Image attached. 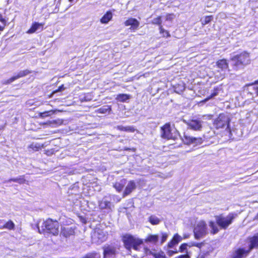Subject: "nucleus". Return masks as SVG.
<instances>
[{
	"label": "nucleus",
	"mask_w": 258,
	"mask_h": 258,
	"mask_svg": "<svg viewBox=\"0 0 258 258\" xmlns=\"http://www.w3.org/2000/svg\"><path fill=\"white\" fill-rule=\"evenodd\" d=\"M192 144H194L196 146L200 145L203 142V140L201 137H194L192 139Z\"/></svg>",
	"instance_id": "nucleus-37"
},
{
	"label": "nucleus",
	"mask_w": 258,
	"mask_h": 258,
	"mask_svg": "<svg viewBox=\"0 0 258 258\" xmlns=\"http://www.w3.org/2000/svg\"><path fill=\"white\" fill-rule=\"evenodd\" d=\"M59 224L57 220L48 218L44 220L38 231L40 234L57 236L59 233Z\"/></svg>",
	"instance_id": "nucleus-1"
},
{
	"label": "nucleus",
	"mask_w": 258,
	"mask_h": 258,
	"mask_svg": "<svg viewBox=\"0 0 258 258\" xmlns=\"http://www.w3.org/2000/svg\"><path fill=\"white\" fill-rule=\"evenodd\" d=\"M159 30L160 34L162 35V37L167 38L171 36L169 31L164 29L163 26L160 27Z\"/></svg>",
	"instance_id": "nucleus-30"
},
{
	"label": "nucleus",
	"mask_w": 258,
	"mask_h": 258,
	"mask_svg": "<svg viewBox=\"0 0 258 258\" xmlns=\"http://www.w3.org/2000/svg\"><path fill=\"white\" fill-rule=\"evenodd\" d=\"M144 250H145V252L147 254H151L150 251H151L148 247H145L144 248Z\"/></svg>",
	"instance_id": "nucleus-54"
},
{
	"label": "nucleus",
	"mask_w": 258,
	"mask_h": 258,
	"mask_svg": "<svg viewBox=\"0 0 258 258\" xmlns=\"http://www.w3.org/2000/svg\"><path fill=\"white\" fill-rule=\"evenodd\" d=\"M82 258H100V255L96 251H92L86 253Z\"/></svg>",
	"instance_id": "nucleus-32"
},
{
	"label": "nucleus",
	"mask_w": 258,
	"mask_h": 258,
	"mask_svg": "<svg viewBox=\"0 0 258 258\" xmlns=\"http://www.w3.org/2000/svg\"><path fill=\"white\" fill-rule=\"evenodd\" d=\"M159 239V236L157 234L149 235L145 239V241L147 243L151 242L154 244H157Z\"/></svg>",
	"instance_id": "nucleus-24"
},
{
	"label": "nucleus",
	"mask_w": 258,
	"mask_h": 258,
	"mask_svg": "<svg viewBox=\"0 0 258 258\" xmlns=\"http://www.w3.org/2000/svg\"><path fill=\"white\" fill-rule=\"evenodd\" d=\"M210 255L209 251H206L201 253H200L197 258H207L208 256Z\"/></svg>",
	"instance_id": "nucleus-39"
},
{
	"label": "nucleus",
	"mask_w": 258,
	"mask_h": 258,
	"mask_svg": "<svg viewBox=\"0 0 258 258\" xmlns=\"http://www.w3.org/2000/svg\"><path fill=\"white\" fill-rule=\"evenodd\" d=\"M55 111L53 110L45 111L38 113V116L41 118L49 117L54 113Z\"/></svg>",
	"instance_id": "nucleus-28"
},
{
	"label": "nucleus",
	"mask_w": 258,
	"mask_h": 258,
	"mask_svg": "<svg viewBox=\"0 0 258 258\" xmlns=\"http://www.w3.org/2000/svg\"><path fill=\"white\" fill-rule=\"evenodd\" d=\"M182 239V238L181 236L178 233H175L173 235L171 239L168 242L167 246L168 248H172L181 241Z\"/></svg>",
	"instance_id": "nucleus-16"
},
{
	"label": "nucleus",
	"mask_w": 258,
	"mask_h": 258,
	"mask_svg": "<svg viewBox=\"0 0 258 258\" xmlns=\"http://www.w3.org/2000/svg\"><path fill=\"white\" fill-rule=\"evenodd\" d=\"M31 73H32V71L27 69L21 71L16 75H14L8 79L2 82V84L5 85L10 84L15 80L21 78L25 77Z\"/></svg>",
	"instance_id": "nucleus-9"
},
{
	"label": "nucleus",
	"mask_w": 258,
	"mask_h": 258,
	"mask_svg": "<svg viewBox=\"0 0 258 258\" xmlns=\"http://www.w3.org/2000/svg\"><path fill=\"white\" fill-rule=\"evenodd\" d=\"M149 222L153 225H156L159 224L161 220L154 215H151L149 217Z\"/></svg>",
	"instance_id": "nucleus-31"
},
{
	"label": "nucleus",
	"mask_w": 258,
	"mask_h": 258,
	"mask_svg": "<svg viewBox=\"0 0 258 258\" xmlns=\"http://www.w3.org/2000/svg\"><path fill=\"white\" fill-rule=\"evenodd\" d=\"M150 252L151 255H152L154 258H167L164 252L162 251H160L158 252L150 251Z\"/></svg>",
	"instance_id": "nucleus-34"
},
{
	"label": "nucleus",
	"mask_w": 258,
	"mask_h": 258,
	"mask_svg": "<svg viewBox=\"0 0 258 258\" xmlns=\"http://www.w3.org/2000/svg\"><path fill=\"white\" fill-rule=\"evenodd\" d=\"M173 15L172 14H168L166 15L167 16V19L170 18V16Z\"/></svg>",
	"instance_id": "nucleus-56"
},
{
	"label": "nucleus",
	"mask_w": 258,
	"mask_h": 258,
	"mask_svg": "<svg viewBox=\"0 0 258 258\" xmlns=\"http://www.w3.org/2000/svg\"><path fill=\"white\" fill-rule=\"evenodd\" d=\"M44 144H40L39 143H32L28 147V150L30 153H33L37 151L41 150L44 147Z\"/></svg>",
	"instance_id": "nucleus-19"
},
{
	"label": "nucleus",
	"mask_w": 258,
	"mask_h": 258,
	"mask_svg": "<svg viewBox=\"0 0 258 258\" xmlns=\"http://www.w3.org/2000/svg\"><path fill=\"white\" fill-rule=\"evenodd\" d=\"M237 215L235 213H229L227 216H225L224 214H220L215 216V218L220 229L226 230L232 224Z\"/></svg>",
	"instance_id": "nucleus-2"
},
{
	"label": "nucleus",
	"mask_w": 258,
	"mask_h": 258,
	"mask_svg": "<svg viewBox=\"0 0 258 258\" xmlns=\"http://www.w3.org/2000/svg\"><path fill=\"white\" fill-rule=\"evenodd\" d=\"M213 97L212 96V95L211 94L210 96H208L207 97H206L205 99H204L203 100L201 101V102H205L208 100H209L210 99H211L212 98H213Z\"/></svg>",
	"instance_id": "nucleus-52"
},
{
	"label": "nucleus",
	"mask_w": 258,
	"mask_h": 258,
	"mask_svg": "<svg viewBox=\"0 0 258 258\" xmlns=\"http://www.w3.org/2000/svg\"><path fill=\"white\" fill-rule=\"evenodd\" d=\"M55 152V150L52 148L45 150V154L47 156H51L54 154Z\"/></svg>",
	"instance_id": "nucleus-41"
},
{
	"label": "nucleus",
	"mask_w": 258,
	"mask_h": 258,
	"mask_svg": "<svg viewBox=\"0 0 258 258\" xmlns=\"http://www.w3.org/2000/svg\"><path fill=\"white\" fill-rule=\"evenodd\" d=\"M0 22L4 25L3 26L5 27L7 24L6 20L3 18L2 14L0 13Z\"/></svg>",
	"instance_id": "nucleus-45"
},
{
	"label": "nucleus",
	"mask_w": 258,
	"mask_h": 258,
	"mask_svg": "<svg viewBox=\"0 0 258 258\" xmlns=\"http://www.w3.org/2000/svg\"><path fill=\"white\" fill-rule=\"evenodd\" d=\"M122 241L124 247L128 250L132 248L135 250L139 251V246L143 244V240L140 238H136L131 234H125L122 236Z\"/></svg>",
	"instance_id": "nucleus-3"
},
{
	"label": "nucleus",
	"mask_w": 258,
	"mask_h": 258,
	"mask_svg": "<svg viewBox=\"0 0 258 258\" xmlns=\"http://www.w3.org/2000/svg\"><path fill=\"white\" fill-rule=\"evenodd\" d=\"M231 119L229 116L224 113H220L213 121V125L215 128H230V122Z\"/></svg>",
	"instance_id": "nucleus-5"
},
{
	"label": "nucleus",
	"mask_w": 258,
	"mask_h": 258,
	"mask_svg": "<svg viewBox=\"0 0 258 258\" xmlns=\"http://www.w3.org/2000/svg\"><path fill=\"white\" fill-rule=\"evenodd\" d=\"M103 249V255L104 257L111 255H115L116 253V248L114 246L111 245H107L104 246Z\"/></svg>",
	"instance_id": "nucleus-17"
},
{
	"label": "nucleus",
	"mask_w": 258,
	"mask_h": 258,
	"mask_svg": "<svg viewBox=\"0 0 258 258\" xmlns=\"http://www.w3.org/2000/svg\"><path fill=\"white\" fill-rule=\"evenodd\" d=\"M175 258H190L188 254H182L176 256Z\"/></svg>",
	"instance_id": "nucleus-51"
},
{
	"label": "nucleus",
	"mask_w": 258,
	"mask_h": 258,
	"mask_svg": "<svg viewBox=\"0 0 258 258\" xmlns=\"http://www.w3.org/2000/svg\"><path fill=\"white\" fill-rule=\"evenodd\" d=\"M194 137L184 135L183 136V141L185 144L187 145L192 144V139Z\"/></svg>",
	"instance_id": "nucleus-38"
},
{
	"label": "nucleus",
	"mask_w": 258,
	"mask_h": 258,
	"mask_svg": "<svg viewBox=\"0 0 258 258\" xmlns=\"http://www.w3.org/2000/svg\"><path fill=\"white\" fill-rule=\"evenodd\" d=\"M167 254L169 256H171L173 254L177 253V250H168L167 251Z\"/></svg>",
	"instance_id": "nucleus-47"
},
{
	"label": "nucleus",
	"mask_w": 258,
	"mask_h": 258,
	"mask_svg": "<svg viewBox=\"0 0 258 258\" xmlns=\"http://www.w3.org/2000/svg\"><path fill=\"white\" fill-rule=\"evenodd\" d=\"M49 122H50V121L48 120L46 122H43L40 123V124L42 125H46V126L50 127V123H49Z\"/></svg>",
	"instance_id": "nucleus-49"
},
{
	"label": "nucleus",
	"mask_w": 258,
	"mask_h": 258,
	"mask_svg": "<svg viewBox=\"0 0 258 258\" xmlns=\"http://www.w3.org/2000/svg\"><path fill=\"white\" fill-rule=\"evenodd\" d=\"M125 183V179H122L120 182L116 181L113 184V187L118 192H120L121 191L124 186Z\"/></svg>",
	"instance_id": "nucleus-23"
},
{
	"label": "nucleus",
	"mask_w": 258,
	"mask_h": 258,
	"mask_svg": "<svg viewBox=\"0 0 258 258\" xmlns=\"http://www.w3.org/2000/svg\"><path fill=\"white\" fill-rule=\"evenodd\" d=\"M219 91L218 87H215L213 89V92L211 93L212 96L214 97L218 95Z\"/></svg>",
	"instance_id": "nucleus-46"
},
{
	"label": "nucleus",
	"mask_w": 258,
	"mask_h": 258,
	"mask_svg": "<svg viewBox=\"0 0 258 258\" xmlns=\"http://www.w3.org/2000/svg\"><path fill=\"white\" fill-rule=\"evenodd\" d=\"M257 216L258 217V213H257Z\"/></svg>",
	"instance_id": "nucleus-59"
},
{
	"label": "nucleus",
	"mask_w": 258,
	"mask_h": 258,
	"mask_svg": "<svg viewBox=\"0 0 258 258\" xmlns=\"http://www.w3.org/2000/svg\"><path fill=\"white\" fill-rule=\"evenodd\" d=\"M249 244L248 248L250 251L254 248L258 249V233L248 238Z\"/></svg>",
	"instance_id": "nucleus-14"
},
{
	"label": "nucleus",
	"mask_w": 258,
	"mask_h": 258,
	"mask_svg": "<svg viewBox=\"0 0 258 258\" xmlns=\"http://www.w3.org/2000/svg\"><path fill=\"white\" fill-rule=\"evenodd\" d=\"M213 20V16L212 15L206 16L204 17L203 21H201V24L203 26L209 24Z\"/></svg>",
	"instance_id": "nucleus-36"
},
{
	"label": "nucleus",
	"mask_w": 258,
	"mask_h": 258,
	"mask_svg": "<svg viewBox=\"0 0 258 258\" xmlns=\"http://www.w3.org/2000/svg\"><path fill=\"white\" fill-rule=\"evenodd\" d=\"M160 137L161 138L169 140H175L176 138L174 136L172 133L171 124L170 122L165 123L160 127Z\"/></svg>",
	"instance_id": "nucleus-7"
},
{
	"label": "nucleus",
	"mask_w": 258,
	"mask_h": 258,
	"mask_svg": "<svg viewBox=\"0 0 258 258\" xmlns=\"http://www.w3.org/2000/svg\"><path fill=\"white\" fill-rule=\"evenodd\" d=\"M250 252V250L248 248L245 249L243 247H239L233 252L231 258H245Z\"/></svg>",
	"instance_id": "nucleus-10"
},
{
	"label": "nucleus",
	"mask_w": 258,
	"mask_h": 258,
	"mask_svg": "<svg viewBox=\"0 0 258 258\" xmlns=\"http://www.w3.org/2000/svg\"><path fill=\"white\" fill-rule=\"evenodd\" d=\"M5 221L3 219H0V229H4V225H5Z\"/></svg>",
	"instance_id": "nucleus-48"
},
{
	"label": "nucleus",
	"mask_w": 258,
	"mask_h": 258,
	"mask_svg": "<svg viewBox=\"0 0 258 258\" xmlns=\"http://www.w3.org/2000/svg\"><path fill=\"white\" fill-rule=\"evenodd\" d=\"M187 244L186 243H182L179 247V251L180 252H183L187 248Z\"/></svg>",
	"instance_id": "nucleus-42"
},
{
	"label": "nucleus",
	"mask_w": 258,
	"mask_h": 258,
	"mask_svg": "<svg viewBox=\"0 0 258 258\" xmlns=\"http://www.w3.org/2000/svg\"><path fill=\"white\" fill-rule=\"evenodd\" d=\"M125 26H130V29L131 31H135L139 28L140 25L139 21L134 18H129L124 22Z\"/></svg>",
	"instance_id": "nucleus-11"
},
{
	"label": "nucleus",
	"mask_w": 258,
	"mask_h": 258,
	"mask_svg": "<svg viewBox=\"0 0 258 258\" xmlns=\"http://www.w3.org/2000/svg\"><path fill=\"white\" fill-rule=\"evenodd\" d=\"M255 90L256 94L258 95V87L255 88Z\"/></svg>",
	"instance_id": "nucleus-57"
},
{
	"label": "nucleus",
	"mask_w": 258,
	"mask_h": 258,
	"mask_svg": "<svg viewBox=\"0 0 258 258\" xmlns=\"http://www.w3.org/2000/svg\"><path fill=\"white\" fill-rule=\"evenodd\" d=\"M14 228L15 224L12 220H10L7 222H5L4 229H7L11 230L14 229Z\"/></svg>",
	"instance_id": "nucleus-35"
},
{
	"label": "nucleus",
	"mask_w": 258,
	"mask_h": 258,
	"mask_svg": "<svg viewBox=\"0 0 258 258\" xmlns=\"http://www.w3.org/2000/svg\"><path fill=\"white\" fill-rule=\"evenodd\" d=\"M76 227L63 226L61 228V234L64 237L68 238L71 236L75 235Z\"/></svg>",
	"instance_id": "nucleus-12"
},
{
	"label": "nucleus",
	"mask_w": 258,
	"mask_h": 258,
	"mask_svg": "<svg viewBox=\"0 0 258 258\" xmlns=\"http://www.w3.org/2000/svg\"><path fill=\"white\" fill-rule=\"evenodd\" d=\"M65 89V87H64V85L62 84L60 86L58 87L57 89L53 91V93H55L56 92L62 91V90H64Z\"/></svg>",
	"instance_id": "nucleus-44"
},
{
	"label": "nucleus",
	"mask_w": 258,
	"mask_h": 258,
	"mask_svg": "<svg viewBox=\"0 0 258 258\" xmlns=\"http://www.w3.org/2000/svg\"><path fill=\"white\" fill-rule=\"evenodd\" d=\"M216 65L218 68L222 71L227 70L229 68L228 62L225 58L218 60L216 62Z\"/></svg>",
	"instance_id": "nucleus-20"
},
{
	"label": "nucleus",
	"mask_w": 258,
	"mask_h": 258,
	"mask_svg": "<svg viewBox=\"0 0 258 258\" xmlns=\"http://www.w3.org/2000/svg\"><path fill=\"white\" fill-rule=\"evenodd\" d=\"M7 182H18L20 184H22L26 183V180L25 179V175H23L19 177L10 178L7 180Z\"/></svg>",
	"instance_id": "nucleus-25"
},
{
	"label": "nucleus",
	"mask_w": 258,
	"mask_h": 258,
	"mask_svg": "<svg viewBox=\"0 0 258 258\" xmlns=\"http://www.w3.org/2000/svg\"><path fill=\"white\" fill-rule=\"evenodd\" d=\"M50 121V127H56L61 125H62L63 123V120L62 119H54Z\"/></svg>",
	"instance_id": "nucleus-29"
},
{
	"label": "nucleus",
	"mask_w": 258,
	"mask_h": 258,
	"mask_svg": "<svg viewBox=\"0 0 258 258\" xmlns=\"http://www.w3.org/2000/svg\"><path fill=\"white\" fill-rule=\"evenodd\" d=\"M116 128L120 131L130 133H134L136 131V128L133 126H124L122 125H117Z\"/></svg>",
	"instance_id": "nucleus-26"
},
{
	"label": "nucleus",
	"mask_w": 258,
	"mask_h": 258,
	"mask_svg": "<svg viewBox=\"0 0 258 258\" xmlns=\"http://www.w3.org/2000/svg\"><path fill=\"white\" fill-rule=\"evenodd\" d=\"M99 112H100V113H104V112H104V109L103 108H99Z\"/></svg>",
	"instance_id": "nucleus-55"
},
{
	"label": "nucleus",
	"mask_w": 258,
	"mask_h": 258,
	"mask_svg": "<svg viewBox=\"0 0 258 258\" xmlns=\"http://www.w3.org/2000/svg\"><path fill=\"white\" fill-rule=\"evenodd\" d=\"M249 53L246 51H243L241 53L235 55L230 58V60L233 61V67L235 70H238L240 67L245 66L249 62Z\"/></svg>",
	"instance_id": "nucleus-4"
},
{
	"label": "nucleus",
	"mask_w": 258,
	"mask_h": 258,
	"mask_svg": "<svg viewBox=\"0 0 258 258\" xmlns=\"http://www.w3.org/2000/svg\"><path fill=\"white\" fill-rule=\"evenodd\" d=\"M44 25V23H38L36 22H34L32 24L30 28L27 31V33L28 34L34 33L37 29L39 28H41V30H43Z\"/></svg>",
	"instance_id": "nucleus-18"
},
{
	"label": "nucleus",
	"mask_w": 258,
	"mask_h": 258,
	"mask_svg": "<svg viewBox=\"0 0 258 258\" xmlns=\"http://www.w3.org/2000/svg\"><path fill=\"white\" fill-rule=\"evenodd\" d=\"M92 238L94 242L100 244L106 240L107 233L104 232L102 229H97L93 232Z\"/></svg>",
	"instance_id": "nucleus-8"
},
{
	"label": "nucleus",
	"mask_w": 258,
	"mask_h": 258,
	"mask_svg": "<svg viewBox=\"0 0 258 258\" xmlns=\"http://www.w3.org/2000/svg\"><path fill=\"white\" fill-rule=\"evenodd\" d=\"M136 187L137 185L134 180H132L129 181L122 193V197L124 198L130 195L134 190L136 189Z\"/></svg>",
	"instance_id": "nucleus-13"
},
{
	"label": "nucleus",
	"mask_w": 258,
	"mask_h": 258,
	"mask_svg": "<svg viewBox=\"0 0 258 258\" xmlns=\"http://www.w3.org/2000/svg\"><path fill=\"white\" fill-rule=\"evenodd\" d=\"M70 2H72L74 0H68Z\"/></svg>",
	"instance_id": "nucleus-58"
},
{
	"label": "nucleus",
	"mask_w": 258,
	"mask_h": 258,
	"mask_svg": "<svg viewBox=\"0 0 258 258\" xmlns=\"http://www.w3.org/2000/svg\"><path fill=\"white\" fill-rule=\"evenodd\" d=\"M104 205H105V206H104L105 208H110V202H109V201H105L104 202Z\"/></svg>",
	"instance_id": "nucleus-53"
},
{
	"label": "nucleus",
	"mask_w": 258,
	"mask_h": 258,
	"mask_svg": "<svg viewBox=\"0 0 258 258\" xmlns=\"http://www.w3.org/2000/svg\"><path fill=\"white\" fill-rule=\"evenodd\" d=\"M209 226L211 228L210 232L212 235H215L220 231V228H219V226L216 224V221H210L209 222Z\"/></svg>",
	"instance_id": "nucleus-22"
},
{
	"label": "nucleus",
	"mask_w": 258,
	"mask_h": 258,
	"mask_svg": "<svg viewBox=\"0 0 258 258\" xmlns=\"http://www.w3.org/2000/svg\"><path fill=\"white\" fill-rule=\"evenodd\" d=\"M131 96L127 94H119L117 95L116 99L120 102H124L130 99Z\"/></svg>",
	"instance_id": "nucleus-27"
},
{
	"label": "nucleus",
	"mask_w": 258,
	"mask_h": 258,
	"mask_svg": "<svg viewBox=\"0 0 258 258\" xmlns=\"http://www.w3.org/2000/svg\"><path fill=\"white\" fill-rule=\"evenodd\" d=\"M256 84H258V79L257 80H255L254 82H253L252 83L246 84L245 85V87H248V86H252V85H256Z\"/></svg>",
	"instance_id": "nucleus-50"
},
{
	"label": "nucleus",
	"mask_w": 258,
	"mask_h": 258,
	"mask_svg": "<svg viewBox=\"0 0 258 258\" xmlns=\"http://www.w3.org/2000/svg\"><path fill=\"white\" fill-rule=\"evenodd\" d=\"M205 244L204 242H195L192 244V246L201 248Z\"/></svg>",
	"instance_id": "nucleus-43"
},
{
	"label": "nucleus",
	"mask_w": 258,
	"mask_h": 258,
	"mask_svg": "<svg viewBox=\"0 0 258 258\" xmlns=\"http://www.w3.org/2000/svg\"><path fill=\"white\" fill-rule=\"evenodd\" d=\"M195 237L199 239L208 234L206 223L204 221H200L196 225L194 229Z\"/></svg>",
	"instance_id": "nucleus-6"
},
{
	"label": "nucleus",
	"mask_w": 258,
	"mask_h": 258,
	"mask_svg": "<svg viewBox=\"0 0 258 258\" xmlns=\"http://www.w3.org/2000/svg\"><path fill=\"white\" fill-rule=\"evenodd\" d=\"M162 17L161 16H159L156 18H154L151 22V23L153 25H156L159 26V28L161 26H163L162 25Z\"/></svg>",
	"instance_id": "nucleus-33"
},
{
	"label": "nucleus",
	"mask_w": 258,
	"mask_h": 258,
	"mask_svg": "<svg viewBox=\"0 0 258 258\" xmlns=\"http://www.w3.org/2000/svg\"><path fill=\"white\" fill-rule=\"evenodd\" d=\"M113 15L110 11H107L101 18L100 21L102 24H107L112 19Z\"/></svg>",
	"instance_id": "nucleus-21"
},
{
	"label": "nucleus",
	"mask_w": 258,
	"mask_h": 258,
	"mask_svg": "<svg viewBox=\"0 0 258 258\" xmlns=\"http://www.w3.org/2000/svg\"><path fill=\"white\" fill-rule=\"evenodd\" d=\"M161 235L162 236L160 240L161 244L163 243L167 240L168 237V234L166 233H162Z\"/></svg>",
	"instance_id": "nucleus-40"
},
{
	"label": "nucleus",
	"mask_w": 258,
	"mask_h": 258,
	"mask_svg": "<svg viewBox=\"0 0 258 258\" xmlns=\"http://www.w3.org/2000/svg\"><path fill=\"white\" fill-rule=\"evenodd\" d=\"M187 124L190 129L194 131H200L202 127V122L197 119H191Z\"/></svg>",
	"instance_id": "nucleus-15"
}]
</instances>
